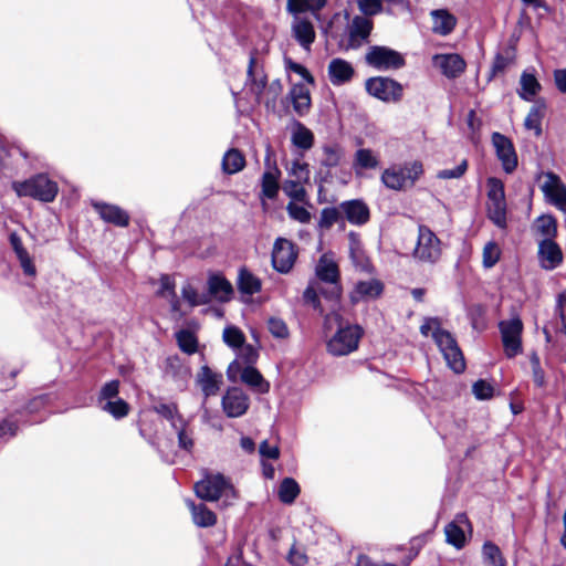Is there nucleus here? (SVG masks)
I'll return each instance as SVG.
<instances>
[{"label": "nucleus", "mask_w": 566, "mask_h": 566, "mask_svg": "<svg viewBox=\"0 0 566 566\" xmlns=\"http://www.w3.org/2000/svg\"><path fill=\"white\" fill-rule=\"evenodd\" d=\"M222 409L230 418L243 416L250 406V399L240 388H229L222 397Z\"/></svg>", "instance_id": "ddd939ff"}, {"label": "nucleus", "mask_w": 566, "mask_h": 566, "mask_svg": "<svg viewBox=\"0 0 566 566\" xmlns=\"http://www.w3.org/2000/svg\"><path fill=\"white\" fill-rule=\"evenodd\" d=\"M289 96L292 101L294 111L300 115H305L311 107V95L308 88L304 84H295L292 86Z\"/></svg>", "instance_id": "b1692460"}, {"label": "nucleus", "mask_w": 566, "mask_h": 566, "mask_svg": "<svg viewBox=\"0 0 566 566\" xmlns=\"http://www.w3.org/2000/svg\"><path fill=\"white\" fill-rule=\"evenodd\" d=\"M366 91L369 95L385 103H397L402 97L403 87L400 83L388 77H371L366 81Z\"/></svg>", "instance_id": "1a4fd4ad"}, {"label": "nucleus", "mask_w": 566, "mask_h": 566, "mask_svg": "<svg viewBox=\"0 0 566 566\" xmlns=\"http://www.w3.org/2000/svg\"><path fill=\"white\" fill-rule=\"evenodd\" d=\"M359 11L367 17L375 15L382 11L381 0H356Z\"/></svg>", "instance_id": "5fc2aeb1"}, {"label": "nucleus", "mask_w": 566, "mask_h": 566, "mask_svg": "<svg viewBox=\"0 0 566 566\" xmlns=\"http://www.w3.org/2000/svg\"><path fill=\"white\" fill-rule=\"evenodd\" d=\"M287 560L293 566H305L308 562V557L303 548L294 544L290 549Z\"/></svg>", "instance_id": "bf43d9fd"}, {"label": "nucleus", "mask_w": 566, "mask_h": 566, "mask_svg": "<svg viewBox=\"0 0 566 566\" xmlns=\"http://www.w3.org/2000/svg\"><path fill=\"white\" fill-rule=\"evenodd\" d=\"M270 333L276 338H286L289 336V328L285 322L281 318L272 317L268 322Z\"/></svg>", "instance_id": "4d7b16f0"}, {"label": "nucleus", "mask_w": 566, "mask_h": 566, "mask_svg": "<svg viewBox=\"0 0 566 566\" xmlns=\"http://www.w3.org/2000/svg\"><path fill=\"white\" fill-rule=\"evenodd\" d=\"M18 426L10 419H4L0 422V438H11L15 436Z\"/></svg>", "instance_id": "774afa93"}, {"label": "nucleus", "mask_w": 566, "mask_h": 566, "mask_svg": "<svg viewBox=\"0 0 566 566\" xmlns=\"http://www.w3.org/2000/svg\"><path fill=\"white\" fill-rule=\"evenodd\" d=\"M300 494V486L292 478H285L279 488V499L285 504H291Z\"/></svg>", "instance_id": "4c0bfd02"}, {"label": "nucleus", "mask_w": 566, "mask_h": 566, "mask_svg": "<svg viewBox=\"0 0 566 566\" xmlns=\"http://www.w3.org/2000/svg\"><path fill=\"white\" fill-rule=\"evenodd\" d=\"M432 30L436 33L447 35L453 31L457 18L446 9L432 11Z\"/></svg>", "instance_id": "393cba45"}, {"label": "nucleus", "mask_w": 566, "mask_h": 566, "mask_svg": "<svg viewBox=\"0 0 566 566\" xmlns=\"http://www.w3.org/2000/svg\"><path fill=\"white\" fill-rule=\"evenodd\" d=\"M442 254V243L436 233L427 226H419L412 258L419 263L434 264Z\"/></svg>", "instance_id": "20e7f679"}, {"label": "nucleus", "mask_w": 566, "mask_h": 566, "mask_svg": "<svg viewBox=\"0 0 566 566\" xmlns=\"http://www.w3.org/2000/svg\"><path fill=\"white\" fill-rule=\"evenodd\" d=\"M492 144L503 169L509 174L513 172L517 167V156L512 142L506 136L494 133Z\"/></svg>", "instance_id": "4468645a"}, {"label": "nucleus", "mask_w": 566, "mask_h": 566, "mask_svg": "<svg viewBox=\"0 0 566 566\" xmlns=\"http://www.w3.org/2000/svg\"><path fill=\"white\" fill-rule=\"evenodd\" d=\"M472 391L478 399L484 400L493 397L494 388L490 382L480 379L473 384Z\"/></svg>", "instance_id": "6e6d98bb"}, {"label": "nucleus", "mask_w": 566, "mask_h": 566, "mask_svg": "<svg viewBox=\"0 0 566 566\" xmlns=\"http://www.w3.org/2000/svg\"><path fill=\"white\" fill-rule=\"evenodd\" d=\"M515 60V45L510 43L501 52L495 55L494 62L491 67L490 80L496 74L502 73L509 65L513 64Z\"/></svg>", "instance_id": "7c9ffc66"}, {"label": "nucleus", "mask_w": 566, "mask_h": 566, "mask_svg": "<svg viewBox=\"0 0 566 566\" xmlns=\"http://www.w3.org/2000/svg\"><path fill=\"white\" fill-rule=\"evenodd\" d=\"M156 411L159 415L164 416L165 418L171 420L174 428H178V422H179L178 417H180V416L178 415L176 405L163 403V405H159L158 407H156Z\"/></svg>", "instance_id": "e2e57ef3"}, {"label": "nucleus", "mask_w": 566, "mask_h": 566, "mask_svg": "<svg viewBox=\"0 0 566 566\" xmlns=\"http://www.w3.org/2000/svg\"><path fill=\"white\" fill-rule=\"evenodd\" d=\"M544 182L541 188L545 197L560 210H566V187L560 178L554 172L544 175Z\"/></svg>", "instance_id": "2eb2a0df"}, {"label": "nucleus", "mask_w": 566, "mask_h": 566, "mask_svg": "<svg viewBox=\"0 0 566 566\" xmlns=\"http://www.w3.org/2000/svg\"><path fill=\"white\" fill-rule=\"evenodd\" d=\"M488 212L490 219L500 228L506 226V202L504 186L501 180L490 178L488 180Z\"/></svg>", "instance_id": "0eeeda50"}, {"label": "nucleus", "mask_w": 566, "mask_h": 566, "mask_svg": "<svg viewBox=\"0 0 566 566\" xmlns=\"http://www.w3.org/2000/svg\"><path fill=\"white\" fill-rule=\"evenodd\" d=\"M366 61L369 65L377 69H398L403 65L402 56L385 46H373L366 54Z\"/></svg>", "instance_id": "f8f14e48"}, {"label": "nucleus", "mask_w": 566, "mask_h": 566, "mask_svg": "<svg viewBox=\"0 0 566 566\" xmlns=\"http://www.w3.org/2000/svg\"><path fill=\"white\" fill-rule=\"evenodd\" d=\"M102 219L112 222L119 227H126L129 221L128 214L117 206L112 205H95Z\"/></svg>", "instance_id": "c85d7f7f"}, {"label": "nucleus", "mask_w": 566, "mask_h": 566, "mask_svg": "<svg viewBox=\"0 0 566 566\" xmlns=\"http://www.w3.org/2000/svg\"><path fill=\"white\" fill-rule=\"evenodd\" d=\"M482 554L486 566H505L500 548L496 545L485 543L483 545Z\"/></svg>", "instance_id": "79ce46f5"}, {"label": "nucleus", "mask_w": 566, "mask_h": 566, "mask_svg": "<svg viewBox=\"0 0 566 566\" xmlns=\"http://www.w3.org/2000/svg\"><path fill=\"white\" fill-rule=\"evenodd\" d=\"M520 96L526 101H531L541 90V85L536 77L528 73H523L520 80Z\"/></svg>", "instance_id": "58836bf2"}, {"label": "nucleus", "mask_w": 566, "mask_h": 566, "mask_svg": "<svg viewBox=\"0 0 566 566\" xmlns=\"http://www.w3.org/2000/svg\"><path fill=\"white\" fill-rule=\"evenodd\" d=\"M422 174V164L420 161H412L402 167L394 166L385 169L381 175V181L389 189L405 190L413 187Z\"/></svg>", "instance_id": "7ed1b4c3"}, {"label": "nucleus", "mask_w": 566, "mask_h": 566, "mask_svg": "<svg viewBox=\"0 0 566 566\" xmlns=\"http://www.w3.org/2000/svg\"><path fill=\"white\" fill-rule=\"evenodd\" d=\"M378 158L370 149L361 148L355 153L354 167L361 169H374L378 166Z\"/></svg>", "instance_id": "ea45409f"}, {"label": "nucleus", "mask_w": 566, "mask_h": 566, "mask_svg": "<svg viewBox=\"0 0 566 566\" xmlns=\"http://www.w3.org/2000/svg\"><path fill=\"white\" fill-rule=\"evenodd\" d=\"M223 342L232 348H240L244 345L245 336L235 326H228L222 334Z\"/></svg>", "instance_id": "37998d69"}, {"label": "nucleus", "mask_w": 566, "mask_h": 566, "mask_svg": "<svg viewBox=\"0 0 566 566\" xmlns=\"http://www.w3.org/2000/svg\"><path fill=\"white\" fill-rule=\"evenodd\" d=\"M294 35H315V30L311 21L300 20L295 23Z\"/></svg>", "instance_id": "338daca9"}, {"label": "nucleus", "mask_w": 566, "mask_h": 566, "mask_svg": "<svg viewBox=\"0 0 566 566\" xmlns=\"http://www.w3.org/2000/svg\"><path fill=\"white\" fill-rule=\"evenodd\" d=\"M374 22L371 18L367 15H356L348 24L347 35H370L373 31Z\"/></svg>", "instance_id": "e433bc0d"}, {"label": "nucleus", "mask_w": 566, "mask_h": 566, "mask_svg": "<svg viewBox=\"0 0 566 566\" xmlns=\"http://www.w3.org/2000/svg\"><path fill=\"white\" fill-rule=\"evenodd\" d=\"M344 159V150L338 145H325L322 147V157L319 159V171L321 176L327 178L329 176V169L340 166Z\"/></svg>", "instance_id": "aec40b11"}, {"label": "nucleus", "mask_w": 566, "mask_h": 566, "mask_svg": "<svg viewBox=\"0 0 566 566\" xmlns=\"http://www.w3.org/2000/svg\"><path fill=\"white\" fill-rule=\"evenodd\" d=\"M179 348L186 354H195L198 348V340L195 334L188 329H182L176 334Z\"/></svg>", "instance_id": "a19ab883"}, {"label": "nucleus", "mask_w": 566, "mask_h": 566, "mask_svg": "<svg viewBox=\"0 0 566 566\" xmlns=\"http://www.w3.org/2000/svg\"><path fill=\"white\" fill-rule=\"evenodd\" d=\"M542 118L543 113L541 108L536 106L532 107L524 120L525 128L534 130L535 136L539 137L542 135Z\"/></svg>", "instance_id": "c03bdc74"}, {"label": "nucleus", "mask_w": 566, "mask_h": 566, "mask_svg": "<svg viewBox=\"0 0 566 566\" xmlns=\"http://www.w3.org/2000/svg\"><path fill=\"white\" fill-rule=\"evenodd\" d=\"M10 243H11V247L14 250V252H15L19 261H20V264H21V266L23 269V272L27 275H30V276L35 275L36 270H35V266H34V264L32 262V259L30 258V255L27 252V250L23 248L22 241H21L20 237L17 233H11L10 234Z\"/></svg>", "instance_id": "bb28decb"}, {"label": "nucleus", "mask_w": 566, "mask_h": 566, "mask_svg": "<svg viewBox=\"0 0 566 566\" xmlns=\"http://www.w3.org/2000/svg\"><path fill=\"white\" fill-rule=\"evenodd\" d=\"M241 380L260 392L269 390V384L262 375L252 366L245 367L241 373Z\"/></svg>", "instance_id": "72a5a7b5"}, {"label": "nucleus", "mask_w": 566, "mask_h": 566, "mask_svg": "<svg viewBox=\"0 0 566 566\" xmlns=\"http://www.w3.org/2000/svg\"><path fill=\"white\" fill-rule=\"evenodd\" d=\"M328 75L334 85H342L352 80L354 69L347 61L334 59L328 65Z\"/></svg>", "instance_id": "4be33fe9"}, {"label": "nucleus", "mask_w": 566, "mask_h": 566, "mask_svg": "<svg viewBox=\"0 0 566 566\" xmlns=\"http://www.w3.org/2000/svg\"><path fill=\"white\" fill-rule=\"evenodd\" d=\"M12 188L19 197H32L45 202L53 201L57 195V185L44 175H38L23 182L15 181Z\"/></svg>", "instance_id": "39448f33"}, {"label": "nucleus", "mask_w": 566, "mask_h": 566, "mask_svg": "<svg viewBox=\"0 0 566 566\" xmlns=\"http://www.w3.org/2000/svg\"><path fill=\"white\" fill-rule=\"evenodd\" d=\"M181 295L191 306H197L207 302V298L205 296H200L189 284L182 287Z\"/></svg>", "instance_id": "680f3d73"}, {"label": "nucleus", "mask_w": 566, "mask_h": 566, "mask_svg": "<svg viewBox=\"0 0 566 566\" xmlns=\"http://www.w3.org/2000/svg\"><path fill=\"white\" fill-rule=\"evenodd\" d=\"M245 166V158L242 153L235 148L229 149L222 159V169L226 174H235Z\"/></svg>", "instance_id": "473e14b6"}, {"label": "nucleus", "mask_w": 566, "mask_h": 566, "mask_svg": "<svg viewBox=\"0 0 566 566\" xmlns=\"http://www.w3.org/2000/svg\"><path fill=\"white\" fill-rule=\"evenodd\" d=\"M198 497L216 502L223 497L224 505H230L237 499L232 484L222 474H210L197 482L193 486Z\"/></svg>", "instance_id": "f03ea898"}, {"label": "nucleus", "mask_w": 566, "mask_h": 566, "mask_svg": "<svg viewBox=\"0 0 566 566\" xmlns=\"http://www.w3.org/2000/svg\"><path fill=\"white\" fill-rule=\"evenodd\" d=\"M382 289V284L377 280L359 281L350 293V301L355 304L361 300L375 298L381 294Z\"/></svg>", "instance_id": "412c9836"}, {"label": "nucleus", "mask_w": 566, "mask_h": 566, "mask_svg": "<svg viewBox=\"0 0 566 566\" xmlns=\"http://www.w3.org/2000/svg\"><path fill=\"white\" fill-rule=\"evenodd\" d=\"M304 182L297 180H286L283 185V191L293 200L303 202L306 200V190L302 186Z\"/></svg>", "instance_id": "a18cd8bd"}, {"label": "nucleus", "mask_w": 566, "mask_h": 566, "mask_svg": "<svg viewBox=\"0 0 566 566\" xmlns=\"http://www.w3.org/2000/svg\"><path fill=\"white\" fill-rule=\"evenodd\" d=\"M303 298L305 303L311 304L315 310H318L319 313H323L315 283L308 284L303 293Z\"/></svg>", "instance_id": "052dcab7"}, {"label": "nucleus", "mask_w": 566, "mask_h": 566, "mask_svg": "<svg viewBox=\"0 0 566 566\" xmlns=\"http://www.w3.org/2000/svg\"><path fill=\"white\" fill-rule=\"evenodd\" d=\"M289 175L293 177L292 180H297L307 184L310 181V167L308 164L300 160H293L289 168Z\"/></svg>", "instance_id": "49530a36"}, {"label": "nucleus", "mask_w": 566, "mask_h": 566, "mask_svg": "<svg viewBox=\"0 0 566 566\" xmlns=\"http://www.w3.org/2000/svg\"><path fill=\"white\" fill-rule=\"evenodd\" d=\"M238 286L242 293L252 295L261 290V281L251 272L241 270Z\"/></svg>", "instance_id": "c9c22d12"}, {"label": "nucleus", "mask_w": 566, "mask_h": 566, "mask_svg": "<svg viewBox=\"0 0 566 566\" xmlns=\"http://www.w3.org/2000/svg\"><path fill=\"white\" fill-rule=\"evenodd\" d=\"M196 385L200 388L205 398L216 396L222 385V375L213 371L208 366H202L196 375Z\"/></svg>", "instance_id": "dca6fc26"}, {"label": "nucleus", "mask_w": 566, "mask_h": 566, "mask_svg": "<svg viewBox=\"0 0 566 566\" xmlns=\"http://www.w3.org/2000/svg\"><path fill=\"white\" fill-rule=\"evenodd\" d=\"M500 254H501V251H500L499 245L494 242H488L484 245L483 252H482V261H483L484 268L490 269L493 265H495V263L500 259Z\"/></svg>", "instance_id": "09e8293b"}, {"label": "nucleus", "mask_w": 566, "mask_h": 566, "mask_svg": "<svg viewBox=\"0 0 566 566\" xmlns=\"http://www.w3.org/2000/svg\"><path fill=\"white\" fill-rule=\"evenodd\" d=\"M440 352L442 353L448 366L455 373H462L465 368L464 357L452 335L442 329L432 334Z\"/></svg>", "instance_id": "6e6552de"}, {"label": "nucleus", "mask_w": 566, "mask_h": 566, "mask_svg": "<svg viewBox=\"0 0 566 566\" xmlns=\"http://www.w3.org/2000/svg\"><path fill=\"white\" fill-rule=\"evenodd\" d=\"M286 211L289 216L295 221H298L301 223H308L311 221L312 216L310 211L305 207L300 206L296 202H289L286 206Z\"/></svg>", "instance_id": "3c124183"}, {"label": "nucleus", "mask_w": 566, "mask_h": 566, "mask_svg": "<svg viewBox=\"0 0 566 566\" xmlns=\"http://www.w3.org/2000/svg\"><path fill=\"white\" fill-rule=\"evenodd\" d=\"M104 411L109 412L115 418H123L127 416L129 411L128 403L123 399L117 400H108L105 402V405L102 407Z\"/></svg>", "instance_id": "8fccbe9b"}, {"label": "nucleus", "mask_w": 566, "mask_h": 566, "mask_svg": "<svg viewBox=\"0 0 566 566\" xmlns=\"http://www.w3.org/2000/svg\"><path fill=\"white\" fill-rule=\"evenodd\" d=\"M315 274L319 281L331 284L329 290L322 291V294L327 298L338 301L342 296L343 290L339 284L338 264L336 263L333 254L324 253L319 258L315 266Z\"/></svg>", "instance_id": "423d86ee"}, {"label": "nucleus", "mask_w": 566, "mask_h": 566, "mask_svg": "<svg viewBox=\"0 0 566 566\" xmlns=\"http://www.w3.org/2000/svg\"><path fill=\"white\" fill-rule=\"evenodd\" d=\"M538 260L545 270H554L563 261V253L559 245L551 239L538 242Z\"/></svg>", "instance_id": "f3484780"}, {"label": "nucleus", "mask_w": 566, "mask_h": 566, "mask_svg": "<svg viewBox=\"0 0 566 566\" xmlns=\"http://www.w3.org/2000/svg\"><path fill=\"white\" fill-rule=\"evenodd\" d=\"M326 329L337 327V332L327 342V350L333 356H345L357 349L363 331L358 325L343 326L342 315L333 311L325 316Z\"/></svg>", "instance_id": "f257e3e1"}, {"label": "nucleus", "mask_w": 566, "mask_h": 566, "mask_svg": "<svg viewBox=\"0 0 566 566\" xmlns=\"http://www.w3.org/2000/svg\"><path fill=\"white\" fill-rule=\"evenodd\" d=\"M468 169V161L463 159L455 168L453 169H443L437 174L439 179H458L462 177Z\"/></svg>", "instance_id": "13d9d810"}, {"label": "nucleus", "mask_w": 566, "mask_h": 566, "mask_svg": "<svg viewBox=\"0 0 566 566\" xmlns=\"http://www.w3.org/2000/svg\"><path fill=\"white\" fill-rule=\"evenodd\" d=\"M178 420L179 424L178 428H176L178 430V444L181 449L190 451L193 447L192 436L190 432L187 431V426L182 417H178Z\"/></svg>", "instance_id": "864d4df0"}, {"label": "nucleus", "mask_w": 566, "mask_h": 566, "mask_svg": "<svg viewBox=\"0 0 566 566\" xmlns=\"http://www.w3.org/2000/svg\"><path fill=\"white\" fill-rule=\"evenodd\" d=\"M522 331L523 323L517 317H514L509 321H503L500 323L502 343L504 346L505 355L509 358L515 357L516 355L522 353Z\"/></svg>", "instance_id": "9d476101"}, {"label": "nucleus", "mask_w": 566, "mask_h": 566, "mask_svg": "<svg viewBox=\"0 0 566 566\" xmlns=\"http://www.w3.org/2000/svg\"><path fill=\"white\" fill-rule=\"evenodd\" d=\"M342 211L338 208H324L321 212L318 226L323 229H329L340 218Z\"/></svg>", "instance_id": "603ef678"}, {"label": "nucleus", "mask_w": 566, "mask_h": 566, "mask_svg": "<svg viewBox=\"0 0 566 566\" xmlns=\"http://www.w3.org/2000/svg\"><path fill=\"white\" fill-rule=\"evenodd\" d=\"M533 230L542 240H554L557 234L556 220L552 216H541L535 220Z\"/></svg>", "instance_id": "2f4dec72"}, {"label": "nucleus", "mask_w": 566, "mask_h": 566, "mask_svg": "<svg viewBox=\"0 0 566 566\" xmlns=\"http://www.w3.org/2000/svg\"><path fill=\"white\" fill-rule=\"evenodd\" d=\"M210 294L221 302H227L233 292L231 283L220 275H211L208 281Z\"/></svg>", "instance_id": "cd10ccee"}, {"label": "nucleus", "mask_w": 566, "mask_h": 566, "mask_svg": "<svg viewBox=\"0 0 566 566\" xmlns=\"http://www.w3.org/2000/svg\"><path fill=\"white\" fill-rule=\"evenodd\" d=\"M342 213L352 224L361 226L368 222L370 211L368 206L359 199L344 201L339 205Z\"/></svg>", "instance_id": "a211bd4d"}, {"label": "nucleus", "mask_w": 566, "mask_h": 566, "mask_svg": "<svg viewBox=\"0 0 566 566\" xmlns=\"http://www.w3.org/2000/svg\"><path fill=\"white\" fill-rule=\"evenodd\" d=\"M461 524H469L467 516L463 514L458 515L455 521L449 523L444 528L447 542L457 548L463 547L465 543V535L460 526Z\"/></svg>", "instance_id": "a878e982"}, {"label": "nucleus", "mask_w": 566, "mask_h": 566, "mask_svg": "<svg viewBox=\"0 0 566 566\" xmlns=\"http://www.w3.org/2000/svg\"><path fill=\"white\" fill-rule=\"evenodd\" d=\"M119 389V381L118 380H112L109 382H106L99 394L101 400H112V398H115L118 395Z\"/></svg>", "instance_id": "0e129e2a"}, {"label": "nucleus", "mask_w": 566, "mask_h": 566, "mask_svg": "<svg viewBox=\"0 0 566 566\" xmlns=\"http://www.w3.org/2000/svg\"><path fill=\"white\" fill-rule=\"evenodd\" d=\"M292 143L298 148L308 150L314 145V135L303 124L296 123L292 134Z\"/></svg>", "instance_id": "f704fd0d"}, {"label": "nucleus", "mask_w": 566, "mask_h": 566, "mask_svg": "<svg viewBox=\"0 0 566 566\" xmlns=\"http://www.w3.org/2000/svg\"><path fill=\"white\" fill-rule=\"evenodd\" d=\"M281 176L280 169L274 166L273 168L264 171L262 175V195L269 199H274L277 196L280 186L279 179Z\"/></svg>", "instance_id": "c756f323"}, {"label": "nucleus", "mask_w": 566, "mask_h": 566, "mask_svg": "<svg viewBox=\"0 0 566 566\" xmlns=\"http://www.w3.org/2000/svg\"><path fill=\"white\" fill-rule=\"evenodd\" d=\"M433 65L449 78L460 76L465 70L464 60L458 54H438L433 56Z\"/></svg>", "instance_id": "6ab92c4d"}, {"label": "nucleus", "mask_w": 566, "mask_h": 566, "mask_svg": "<svg viewBox=\"0 0 566 566\" xmlns=\"http://www.w3.org/2000/svg\"><path fill=\"white\" fill-rule=\"evenodd\" d=\"M531 367H532V377L534 384L538 388H543L546 386V375L544 369L541 366L539 357L536 353H533L530 356Z\"/></svg>", "instance_id": "de8ad7c7"}, {"label": "nucleus", "mask_w": 566, "mask_h": 566, "mask_svg": "<svg viewBox=\"0 0 566 566\" xmlns=\"http://www.w3.org/2000/svg\"><path fill=\"white\" fill-rule=\"evenodd\" d=\"M187 506L191 512L192 522L199 527H211L217 523L216 514L203 503L195 504L188 500Z\"/></svg>", "instance_id": "5701e85b"}, {"label": "nucleus", "mask_w": 566, "mask_h": 566, "mask_svg": "<svg viewBox=\"0 0 566 566\" xmlns=\"http://www.w3.org/2000/svg\"><path fill=\"white\" fill-rule=\"evenodd\" d=\"M297 258L296 247L287 239L279 238L272 251L273 268L281 272L287 273L293 268Z\"/></svg>", "instance_id": "9b49d317"}, {"label": "nucleus", "mask_w": 566, "mask_h": 566, "mask_svg": "<svg viewBox=\"0 0 566 566\" xmlns=\"http://www.w3.org/2000/svg\"><path fill=\"white\" fill-rule=\"evenodd\" d=\"M556 313L558 314L562 322L560 332L566 335V292L558 294Z\"/></svg>", "instance_id": "69168bd1"}]
</instances>
